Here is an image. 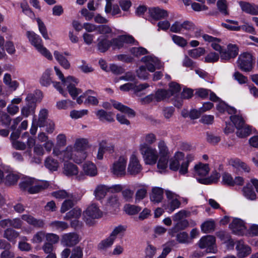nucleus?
I'll list each match as a JSON object with an SVG mask.
<instances>
[{
	"mask_svg": "<svg viewBox=\"0 0 258 258\" xmlns=\"http://www.w3.org/2000/svg\"><path fill=\"white\" fill-rule=\"evenodd\" d=\"M220 42L215 41L211 44V46L214 50L219 52L222 60H228L238 55V48L236 45L229 44L227 45V48H223L219 45Z\"/></svg>",
	"mask_w": 258,
	"mask_h": 258,
	"instance_id": "1",
	"label": "nucleus"
},
{
	"mask_svg": "<svg viewBox=\"0 0 258 258\" xmlns=\"http://www.w3.org/2000/svg\"><path fill=\"white\" fill-rule=\"evenodd\" d=\"M41 95L42 94L40 91H38L34 93L28 94L26 101L27 102L26 105L24 106L21 109V114L24 116L27 117L29 115L34 114L35 113L36 103L40 101L41 97L38 96Z\"/></svg>",
	"mask_w": 258,
	"mask_h": 258,
	"instance_id": "2",
	"label": "nucleus"
},
{
	"mask_svg": "<svg viewBox=\"0 0 258 258\" xmlns=\"http://www.w3.org/2000/svg\"><path fill=\"white\" fill-rule=\"evenodd\" d=\"M140 151L146 164L154 165L156 163L159 154L155 148L147 144H141L140 146Z\"/></svg>",
	"mask_w": 258,
	"mask_h": 258,
	"instance_id": "3",
	"label": "nucleus"
},
{
	"mask_svg": "<svg viewBox=\"0 0 258 258\" xmlns=\"http://www.w3.org/2000/svg\"><path fill=\"white\" fill-rule=\"evenodd\" d=\"M216 238L212 235L202 237L199 241V246L201 249L206 248L207 252L215 253L217 249L215 244Z\"/></svg>",
	"mask_w": 258,
	"mask_h": 258,
	"instance_id": "4",
	"label": "nucleus"
},
{
	"mask_svg": "<svg viewBox=\"0 0 258 258\" xmlns=\"http://www.w3.org/2000/svg\"><path fill=\"white\" fill-rule=\"evenodd\" d=\"M81 240V238L77 233L70 232L63 234L61 236V244L66 247L75 246Z\"/></svg>",
	"mask_w": 258,
	"mask_h": 258,
	"instance_id": "5",
	"label": "nucleus"
},
{
	"mask_svg": "<svg viewBox=\"0 0 258 258\" xmlns=\"http://www.w3.org/2000/svg\"><path fill=\"white\" fill-rule=\"evenodd\" d=\"M253 60V56L251 53L244 52L240 55L237 62L242 71L249 72L252 69Z\"/></svg>",
	"mask_w": 258,
	"mask_h": 258,
	"instance_id": "6",
	"label": "nucleus"
},
{
	"mask_svg": "<svg viewBox=\"0 0 258 258\" xmlns=\"http://www.w3.org/2000/svg\"><path fill=\"white\" fill-rule=\"evenodd\" d=\"M127 158L124 157H120L117 161H115L111 168V172L117 177H120L125 174V168Z\"/></svg>",
	"mask_w": 258,
	"mask_h": 258,
	"instance_id": "7",
	"label": "nucleus"
},
{
	"mask_svg": "<svg viewBox=\"0 0 258 258\" xmlns=\"http://www.w3.org/2000/svg\"><path fill=\"white\" fill-rule=\"evenodd\" d=\"M98 149L96 156L98 160H102L104 153L107 152L112 154L114 151V146L112 144H107L106 140H102L98 142Z\"/></svg>",
	"mask_w": 258,
	"mask_h": 258,
	"instance_id": "8",
	"label": "nucleus"
},
{
	"mask_svg": "<svg viewBox=\"0 0 258 258\" xmlns=\"http://www.w3.org/2000/svg\"><path fill=\"white\" fill-rule=\"evenodd\" d=\"M229 228L234 234L238 235L244 234L246 229L244 222L238 218H235L233 220L229 225Z\"/></svg>",
	"mask_w": 258,
	"mask_h": 258,
	"instance_id": "9",
	"label": "nucleus"
},
{
	"mask_svg": "<svg viewBox=\"0 0 258 258\" xmlns=\"http://www.w3.org/2000/svg\"><path fill=\"white\" fill-rule=\"evenodd\" d=\"M142 170V166L135 155H132L130 158L127 167V172L132 175L139 174Z\"/></svg>",
	"mask_w": 258,
	"mask_h": 258,
	"instance_id": "10",
	"label": "nucleus"
},
{
	"mask_svg": "<svg viewBox=\"0 0 258 258\" xmlns=\"http://www.w3.org/2000/svg\"><path fill=\"white\" fill-rule=\"evenodd\" d=\"M235 249L237 251V255L239 258L247 256L251 251L250 247L245 244L242 240L236 241Z\"/></svg>",
	"mask_w": 258,
	"mask_h": 258,
	"instance_id": "11",
	"label": "nucleus"
},
{
	"mask_svg": "<svg viewBox=\"0 0 258 258\" xmlns=\"http://www.w3.org/2000/svg\"><path fill=\"white\" fill-rule=\"evenodd\" d=\"M101 216L102 212L95 204H92L89 206L84 213V217L87 222L89 220L87 216L91 219H97L101 217Z\"/></svg>",
	"mask_w": 258,
	"mask_h": 258,
	"instance_id": "12",
	"label": "nucleus"
},
{
	"mask_svg": "<svg viewBox=\"0 0 258 258\" xmlns=\"http://www.w3.org/2000/svg\"><path fill=\"white\" fill-rule=\"evenodd\" d=\"M97 41V50L101 53L106 52L111 46L110 40L106 36H100L98 38Z\"/></svg>",
	"mask_w": 258,
	"mask_h": 258,
	"instance_id": "13",
	"label": "nucleus"
},
{
	"mask_svg": "<svg viewBox=\"0 0 258 258\" xmlns=\"http://www.w3.org/2000/svg\"><path fill=\"white\" fill-rule=\"evenodd\" d=\"M149 14L151 18L154 20H159L168 17L167 11L159 8H153L149 9Z\"/></svg>",
	"mask_w": 258,
	"mask_h": 258,
	"instance_id": "14",
	"label": "nucleus"
},
{
	"mask_svg": "<svg viewBox=\"0 0 258 258\" xmlns=\"http://www.w3.org/2000/svg\"><path fill=\"white\" fill-rule=\"evenodd\" d=\"M21 218L36 228H43L45 225V223L43 220L36 219L29 215H23L21 216Z\"/></svg>",
	"mask_w": 258,
	"mask_h": 258,
	"instance_id": "15",
	"label": "nucleus"
},
{
	"mask_svg": "<svg viewBox=\"0 0 258 258\" xmlns=\"http://www.w3.org/2000/svg\"><path fill=\"white\" fill-rule=\"evenodd\" d=\"M88 146V141L85 138H81L77 139L74 147L77 150V153L79 154H83L82 159L84 160L86 157V154L84 153L79 152L85 150Z\"/></svg>",
	"mask_w": 258,
	"mask_h": 258,
	"instance_id": "16",
	"label": "nucleus"
},
{
	"mask_svg": "<svg viewBox=\"0 0 258 258\" xmlns=\"http://www.w3.org/2000/svg\"><path fill=\"white\" fill-rule=\"evenodd\" d=\"M26 35L31 42V44L33 45L36 49H38L41 45L42 39L40 37L32 31H27Z\"/></svg>",
	"mask_w": 258,
	"mask_h": 258,
	"instance_id": "17",
	"label": "nucleus"
},
{
	"mask_svg": "<svg viewBox=\"0 0 258 258\" xmlns=\"http://www.w3.org/2000/svg\"><path fill=\"white\" fill-rule=\"evenodd\" d=\"M141 61L146 63V69L151 72H154L155 71V65L158 61L156 57L147 55L143 57Z\"/></svg>",
	"mask_w": 258,
	"mask_h": 258,
	"instance_id": "18",
	"label": "nucleus"
},
{
	"mask_svg": "<svg viewBox=\"0 0 258 258\" xmlns=\"http://www.w3.org/2000/svg\"><path fill=\"white\" fill-rule=\"evenodd\" d=\"M239 4L242 11L245 13L253 15H258V6L245 2H240Z\"/></svg>",
	"mask_w": 258,
	"mask_h": 258,
	"instance_id": "19",
	"label": "nucleus"
},
{
	"mask_svg": "<svg viewBox=\"0 0 258 258\" xmlns=\"http://www.w3.org/2000/svg\"><path fill=\"white\" fill-rule=\"evenodd\" d=\"M73 198H68L62 203L61 208L60 212L62 213H65L70 209H71L74 206L75 204L76 203L80 198H77L76 195L73 194Z\"/></svg>",
	"mask_w": 258,
	"mask_h": 258,
	"instance_id": "20",
	"label": "nucleus"
},
{
	"mask_svg": "<svg viewBox=\"0 0 258 258\" xmlns=\"http://www.w3.org/2000/svg\"><path fill=\"white\" fill-rule=\"evenodd\" d=\"M188 225L189 223L187 220L177 221L176 225L170 230L169 233L172 237H174L179 231L184 229Z\"/></svg>",
	"mask_w": 258,
	"mask_h": 258,
	"instance_id": "21",
	"label": "nucleus"
},
{
	"mask_svg": "<svg viewBox=\"0 0 258 258\" xmlns=\"http://www.w3.org/2000/svg\"><path fill=\"white\" fill-rule=\"evenodd\" d=\"M113 107L121 112H124L130 116H135L136 113L132 109L114 100L111 101Z\"/></svg>",
	"mask_w": 258,
	"mask_h": 258,
	"instance_id": "22",
	"label": "nucleus"
},
{
	"mask_svg": "<svg viewBox=\"0 0 258 258\" xmlns=\"http://www.w3.org/2000/svg\"><path fill=\"white\" fill-rule=\"evenodd\" d=\"M163 189L160 187H154L150 196L151 201L159 203L161 202L163 197Z\"/></svg>",
	"mask_w": 258,
	"mask_h": 258,
	"instance_id": "23",
	"label": "nucleus"
},
{
	"mask_svg": "<svg viewBox=\"0 0 258 258\" xmlns=\"http://www.w3.org/2000/svg\"><path fill=\"white\" fill-rule=\"evenodd\" d=\"M49 186V183L46 181H41L37 182L35 180L34 184H32L31 188H30L29 194H34L46 188Z\"/></svg>",
	"mask_w": 258,
	"mask_h": 258,
	"instance_id": "24",
	"label": "nucleus"
},
{
	"mask_svg": "<svg viewBox=\"0 0 258 258\" xmlns=\"http://www.w3.org/2000/svg\"><path fill=\"white\" fill-rule=\"evenodd\" d=\"M83 169L85 174L94 176L97 174V168L95 164L90 162H85L83 166Z\"/></svg>",
	"mask_w": 258,
	"mask_h": 258,
	"instance_id": "25",
	"label": "nucleus"
},
{
	"mask_svg": "<svg viewBox=\"0 0 258 258\" xmlns=\"http://www.w3.org/2000/svg\"><path fill=\"white\" fill-rule=\"evenodd\" d=\"M49 226L53 230L59 232L65 230L69 227L68 224L66 222L56 220L50 222Z\"/></svg>",
	"mask_w": 258,
	"mask_h": 258,
	"instance_id": "26",
	"label": "nucleus"
},
{
	"mask_svg": "<svg viewBox=\"0 0 258 258\" xmlns=\"http://www.w3.org/2000/svg\"><path fill=\"white\" fill-rule=\"evenodd\" d=\"M53 54L55 58L64 69L67 70L70 68L71 65L69 61L62 53L58 51H54Z\"/></svg>",
	"mask_w": 258,
	"mask_h": 258,
	"instance_id": "27",
	"label": "nucleus"
},
{
	"mask_svg": "<svg viewBox=\"0 0 258 258\" xmlns=\"http://www.w3.org/2000/svg\"><path fill=\"white\" fill-rule=\"evenodd\" d=\"M63 173L67 176L76 175L78 173V168L73 163L66 162L64 164Z\"/></svg>",
	"mask_w": 258,
	"mask_h": 258,
	"instance_id": "28",
	"label": "nucleus"
},
{
	"mask_svg": "<svg viewBox=\"0 0 258 258\" xmlns=\"http://www.w3.org/2000/svg\"><path fill=\"white\" fill-rule=\"evenodd\" d=\"M195 175L205 176L209 172V165L200 163L195 166Z\"/></svg>",
	"mask_w": 258,
	"mask_h": 258,
	"instance_id": "29",
	"label": "nucleus"
},
{
	"mask_svg": "<svg viewBox=\"0 0 258 258\" xmlns=\"http://www.w3.org/2000/svg\"><path fill=\"white\" fill-rule=\"evenodd\" d=\"M19 235V233L16 230L11 228H8L4 231L3 236L10 242L15 244Z\"/></svg>",
	"mask_w": 258,
	"mask_h": 258,
	"instance_id": "30",
	"label": "nucleus"
},
{
	"mask_svg": "<svg viewBox=\"0 0 258 258\" xmlns=\"http://www.w3.org/2000/svg\"><path fill=\"white\" fill-rule=\"evenodd\" d=\"M54 69L56 75L61 81L62 84L63 85L71 82H75L76 83H78L77 79L72 76H68L66 78H65L61 71L57 67H54Z\"/></svg>",
	"mask_w": 258,
	"mask_h": 258,
	"instance_id": "31",
	"label": "nucleus"
},
{
	"mask_svg": "<svg viewBox=\"0 0 258 258\" xmlns=\"http://www.w3.org/2000/svg\"><path fill=\"white\" fill-rule=\"evenodd\" d=\"M220 177V173L215 171L212 172V174L209 178H197L199 182L203 184H210L211 183H215L217 182L218 180Z\"/></svg>",
	"mask_w": 258,
	"mask_h": 258,
	"instance_id": "32",
	"label": "nucleus"
},
{
	"mask_svg": "<svg viewBox=\"0 0 258 258\" xmlns=\"http://www.w3.org/2000/svg\"><path fill=\"white\" fill-rule=\"evenodd\" d=\"M109 190V188L107 186L99 185L96 187L94 194L97 199L100 200L105 196L107 192Z\"/></svg>",
	"mask_w": 258,
	"mask_h": 258,
	"instance_id": "33",
	"label": "nucleus"
},
{
	"mask_svg": "<svg viewBox=\"0 0 258 258\" xmlns=\"http://www.w3.org/2000/svg\"><path fill=\"white\" fill-rule=\"evenodd\" d=\"M77 84L75 82H71L63 85L64 86H67L68 92L74 99L82 92L81 89L75 87V85Z\"/></svg>",
	"mask_w": 258,
	"mask_h": 258,
	"instance_id": "34",
	"label": "nucleus"
},
{
	"mask_svg": "<svg viewBox=\"0 0 258 258\" xmlns=\"http://www.w3.org/2000/svg\"><path fill=\"white\" fill-rule=\"evenodd\" d=\"M96 114L101 120H105L109 122H112L114 120L113 113L111 112H107L103 109H101L97 111Z\"/></svg>",
	"mask_w": 258,
	"mask_h": 258,
	"instance_id": "35",
	"label": "nucleus"
},
{
	"mask_svg": "<svg viewBox=\"0 0 258 258\" xmlns=\"http://www.w3.org/2000/svg\"><path fill=\"white\" fill-rule=\"evenodd\" d=\"M48 116V111L46 109H41L39 113L38 120L37 122V125L40 127L45 126L48 123L47 120Z\"/></svg>",
	"mask_w": 258,
	"mask_h": 258,
	"instance_id": "36",
	"label": "nucleus"
},
{
	"mask_svg": "<svg viewBox=\"0 0 258 258\" xmlns=\"http://www.w3.org/2000/svg\"><path fill=\"white\" fill-rule=\"evenodd\" d=\"M230 164L233 167L238 169H241L245 172H249L250 167L244 162H242L239 159H235L230 161Z\"/></svg>",
	"mask_w": 258,
	"mask_h": 258,
	"instance_id": "37",
	"label": "nucleus"
},
{
	"mask_svg": "<svg viewBox=\"0 0 258 258\" xmlns=\"http://www.w3.org/2000/svg\"><path fill=\"white\" fill-rule=\"evenodd\" d=\"M172 96L171 92L168 91L167 90L159 89L155 94V98L157 101H160L165 99L169 98Z\"/></svg>",
	"mask_w": 258,
	"mask_h": 258,
	"instance_id": "38",
	"label": "nucleus"
},
{
	"mask_svg": "<svg viewBox=\"0 0 258 258\" xmlns=\"http://www.w3.org/2000/svg\"><path fill=\"white\" fill-rule=\"evenodd\" d=\"M52 196L56 199L62 200L68 198H74L73 194L67 192L65 190H59L53 191L51 194Z\"/></svg>",
	"mask_w": 258,
	"mask_h": 258,
	"instance_id": "39",
	"label": "nucleus"
},
{
	"mask_svg": "<svg viewBox=\"0 0 258 258\" xmlns=\"http://www.w3.org/2000/svg\"><path fill=\"white\" fill-rule=\"evenodd\" d=\"M45 165L50 170L56 171L58 167V162L52 157H48L45 159Z\"/></svg>",
	"mask_w": 258,
	"mask_h": 258,
	"instance_id": "40",
	"label": "nucleus"
},
{
	"mask_svg": "<svg viewBox=\"0 0 258 258\" xmlns=\"http://www.w3.org/2000/svg\"><path fill=\"white\" fill-rule=\"evenodd\" d=\"M35 179L31 178H28L24 179L20 183V188L24 191H28L30 192V188H31L32 184H34Z\"/></svg>",
	"mask_w": 258,
	"mask_h": 258,
	"instance_id": "41",
	"label": "nucleus"
},
{
	"mask_svg": "<svg viewBox=\"0 0 258 258\" xmlns=\"http://www.w3.org/2000/svg\"><path fill=\"white\" fill-rule=\"evenodd\" d=\"M50 74L51 71L49 70H46L42 74L40 79V83L41 85L47 87L52 82L50 78Z\"/></svg>",
	"mask_w": 258,
	"mask_h": 258,
	"instance_id": "42",
	"label": "nucleus"
},
{
	"mask_svg": "<svg viewBox=\"0 0 258 258\" xmlns=\"http://www.w3.org/2000/svg\"><path fill=\"white\" fill-rule=\"evenodd\" d=\"M237 129V136L240 138L246 137L249 136L251 133V128L250 126L245 124V123H244V125Z\"/></svg>",
	"mask_w": 258,
	"mask_h": 258,
	"instance_id": "43",
	"label": "nucleus"
},
{
	"mask_svg": "<svg viewBox=\"0 0 258 258\" xmlns=\"http://www.w3.org/2000/svg\"><path fill=\"white\" fill-rule=\"evenodd\" d=\"M201 228L204 233H210L214 230L215 223L212 220L205 221L201 225Z\"/></svg>",
	"mask_w": 258,
	"mask_h": 258,
	"instance_id": "44",
	"label": "nucleus"
},
{
	"mask_svg": "<svg viewBox=\"0 0 258 258\" xmlns=\"http://www.w3.org/2000/svg\"><path fill=\"white\" fill-rule=\"evenodd\" d=\"M249 184L243 187V192L244 196L247 199L254 200L256 199V194L251 187L249 186Z\"/></svg>",
	"mask_w": 258,
	"mask_h": 258,
	"instance_id": "45",
	"label": "nucleus"
},
{
	"mask_svg": "<svg viewBox=\"0 0 258 258\" xmlns=\"http://www.w3.org/2000/svg\"><path fill=\"white\" fill-rule=\"evenodd\" d=\"M114 240L110 236L107 238L102 240L98 245L99 250H105L110 247L113 243Z\"/></svg>",
	"mask_w": 258,
	"mask_h": 258,
	"instance_id": "46",
	"label": "nucleus"
},
{
	"mask_svg": "<svg viewBox=\"0 0 258 258\" xmlns=\"http://www.w3.org/2000/svg\"><path fill=\"white\" fill-rule=\"evenodd\" d=\"M82 211L78 208H74L68 212L64 216V219L70 220L71 219H78L81 215Z\"/></svg>",
	"mask_w": 258,
	"mask_h": 258,
	"instance_id": "47",
	"label": "nucleus"
},
{
	"mask_svg": "<svg viewBox=\"0 0 258 258\" xmlns=\"http://www.w3.org/2000/svg\"><path fill=\"white\" fill-rule=\"evenodd\" d=\"M217 6L219 12L224 15H228V7L226 0H218Z\"/></svg>",
	"mask_w": 258,
	"mask_h": 258,
	"instance_id": "48",
	"label": "nucleus"
},
{
	"mask_svg": "<svg viewBox=\"0 0 258 258\" xmlns=\"http://www.w3.org/2000/svg\"><path fill=\"white\" fill-rule=\"evenodd\" d=\"M178 154L182 155V153H177L175 154L173 158L170 159L169 160V168L174 171H177L179 168L180 162L176 158V156Z\"/></svg>",
	"mask_w": 258,
	"mask_h": 258,
	"instance_id": "49",
	"label": "nucleus"
},
{
	"mask_svg": "<svg viewBox=\"0 0 258 258\" xmlns=\"http://www.w3.org/2000/svg\"><path fill=\"white\" fill-rule=\"evenodd\" d=\"M142 208L138 206L132 205H126L124 206V210L128 215H133L138 213Z\"/></svg>",
	"mask_w": 258,
	"mask_h": 258,
	"instance_id": "50",
	"label": "nucleus"
},
{
	"mask_svg": "<svg viewBox=\"0 0 258 258\" xmlns=\"http://www.w3.org/2000/svg\"><path fill=\"white\" fill-rule=\"evenodd\" d=\"M158 148L159 149V156H169L168 149L164 141L161 140L159 142Z\"/></svg>",
	"mask_w": 258,
	"mask_h": 258,
	"instance_id": "51",
	"label": "nucleus"
},
{
	"mask_svg": "<svg viewBox=\"0 0 258 258\" xmlns=\"http://www.w3.org/2000/svg\"><path fill=\"white\" fill-rule=\"evenodd\" d=\"M36 21L38 25L39 32L42 35L43 37L45 39H49V38L48 35L47 29L44 23L41 21V20L40 18H37L36 19Z\"/></svg>",
	"mask_w": 258,
	"mask_h": 258,
	"instance_id": "52",
	"label": "nucleus"
},
{
	"mask_svg": "<svg viewBox=\"0 0 258 258\" xmlns=\"http://www.w3.org/2000/svg\"><path fill=\"white\" fill-rule=\"evenodd\" d=\"M110 42L113 49H120L123 46V42L121 35L111 39Z\"/></svg>",
	"mask_w": 258,
	"mask_h": 258,
	"instance_id": "53",
	"label": "nucleus"
},
{
	"mask_svg": "<svg viewBox=\"0 0 258 258\" xmlns=\"http://www.w3.org/2000/svg\"><path fill=\"white\" fill-rule=\"evenodd\" d=\"M159 157V159L157 163V167L159 169L164 170L167 167L169 156H162Z\"/></svg>",
	"mask_w": 258,
	"mask_h": 258,
	"instance_id": "54",
	"label": "nucleus"
},
{
	"mask_svg": "<svg viewBox=\"0 0 258 258\" xmlns=\"http://www.w3.org/2000/svg\"><path fill=\"white\" fill-rule=\"evenodd\" d=\"M230 119L236 128H239L244 125V121L242 117L239 115H231Z\"/></svg>",
	"mask_w": 258,
	"mask_h": 258,
	"instance_id": "55",
	"label": "nucleus"
},
{
	"mask_svg": "<svg viewBox=\"0 0 258 258\" xmlns=\"http://www.w3.org/2000/svg\"><path fill=\"white\" fill-rule=\"evenodd\" d=\"M83 255V248L80 246H75L71 250L69 258H82Z\"/></svg>",
	"mask_w": 258,
	"mask_h": 258,
	"instance_id": "56",
	"label": "nucleus"
},
{
	"mask_svg": "<svg viewBox=\"0 0 258 258\" xmlns=\"http://www.w3.org/2000/svg\"><path fill=\"white\" fill-rule=\"evenodd\" d=\"M107 205L112 207L114 210L117 209L120 205L118 198L115 196L110 197L107 200Z\"/></svg>",
	"mask_w": 258,
	"mask_h": 258,
	"instance_id": "57",
	"label": "nucleus"
},
{
	"mask_svg": "<svg viewBox=\"0 0 258 258\" xmlns=\"http://www.w3.org/2000/svg\"><path fill=\"white\" fill-rule=\"evenodd\" d=\"M126 230V227L123 225H118L117 227H115L111 234H110V236L114 240L116 239V237L117 235H119L122 233H123Z\"/></svg>",
	"mask_w": 258,
	"mask_h": 258,
	"instance_id": "58",
	"label": "nucleus"
},
{
	"mask_svg": "<svg viewBox=\"0 0 258 258\" xmlns=\"http://www.w3.org/2000/svg\"><path fill=\"white\" fill-rule=\"evenodd\" d=\"M205 49L202 47H198L190 50L188 51V54L192 58H197L203 55L205 53Z\"/></svg>",
	"mask_w": 258,
	"mask_h": 258,
	"instance_id": "59",
	"label": "nucleus"
},
{
	"mask_svg": "<svg viewBox=\"0 0 258 258\" xmlns=\"http://www.w3.org/2000/svg\"><path fill=\"white\" fill-rule=\"evenodd\" d=\"M172 39L176 44L182 47H185L187 43L186 40L184 38L178 35H173L172 36Z\"/></svg>",
	"mask_w": 258,
	"mask_h": 258,
	"instance_id": "60",
	"label": "nucleus"
},
{
	"mask_svg": "<svg viewBox=\"0 0 258 258\" xmlns=\"http://www.w3.org/2000/svg\"><path fill=\"white\" fill-rule=\"evenodd\" d=\"M222 182L228 186H233V178L231 175L227 172L224 173L222 174Z\"/></svg>",
	"mask_w": 258,
	"mask_h": 258,
	"instance_id": "61",
	"label": "nucleus"
},
{
	"mask_svg": "<svg viewBox=\"0 0 258 258\" xmlns=\"http://www.w3.org/2000/svg\"><path fill=\"white\" fill-rule=\"evenodd\" d=\"M205 61L207 62L213 63L217 61L219 59V55L214 52H212L208 54L205 58Z\"/></svg>",
	"mask_w": 258,
	"mask_h": 258,
	"instance_id": "62",
	"label": "nucleus"
},
{
	"mask_svg": "<svg viewBox=\"0 0 258 258\" xmlns=\"http://www.w3.org/2000/svg\"><path fill=\"white\" fill-rule=\"evenodd\" d=\"M45 237L48 241L47 243H50L52 245L57 243L59 239V236L54 233H47L45 235Z\"/></svg>",
	"mask_w": 258,
	"mask_h": 258,
	"instance_id": "63",
	"label": "nucleus"
},
{
	"mask_svg": "<svg viewBox=\"0 0 258 258\" xmlns=\"http://www.w3.org/2000/svg\"><path fill=\"white\" fill-rule=\"evenodd\" d=\"M15 253L12 247L4 250L1 253L0 258H14Z\"/></svg>",
	"mask_w": 258,
	"mask_h": 258,
	"instance_id": "64",
	"label": "nucleus"
}]
</instances>
